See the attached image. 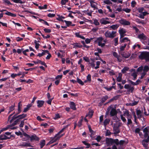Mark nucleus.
<instances>
[{"mask_svg": "<svg viewBox=\"0 0 149 149\" xmlns=\"http://www.w3.org/2000/svg\"><path fill=\"white\" fill-rule=\"evenodd\" d=\"M149 57V52H141L139 56V59L143 60L145 59L146 61H148Z\"/></svg>", "mask_w": 149, "mask_h": 149, "instance_id": "f257e3e1", "label": "nucleus"}, {"mask_svg": "<svg viewBox=\"0 0 149 149\" xmlns=\"http://www.w3.org/2000/svg\"><path fill=\"white\" fill-rule=\"evenodd\" d=\"M116 32L112 31L111 33L110 31H107L105 33L104 35L107 38H113L116 36Z\"/></svg>", "mask_w": 149, "mask_h": 149, "instance_id": "f03ea898", "label": "nucleus"}, {"mask_svg": "<svg viewBox=\"0 0 149 149\" xmlns=\"http://www.w3.org/2000/svg\"><path fill=\"white\" fill-rule=\"evenodd\" d=\"M111 109L110 112V116H113L116 115L118 112L116 109V108H113L112 105H111L107 109L108 111H109Z\"/></svg>", "mask_w": 149, "mask_h": 149, "instance_id": "7ed1b4c3", "label": "nucleus"}, {"mask_svg": "<svg viewBox=\"0 0 149 149\" xmlns=\"http://www.w3.org/2000/svg\"><path fill=\"white\" fill-rule=\"evenodd\" d=\"M120 125H114L113 127V130L114 132V134H119L120 132V130L119 129Z\"/></svg>", "mask_w": 149, "mask_h": 149, "instance_id": "20e7f679", "label": "nucleus"}, {"mask_svg": "<svg viewBox=\"0 0 149 149\" xmlns=\"http://www.w3.org/2000/svg\"><path fill=\"white\" fill-rule=\"evenodd\" d=\"M113 139L111 138H106V143L107 146H111L113 144Z\"/></svg>", "mask_w": 149, "mask_h": 149, "instance_id": "39448f33", "label": "nucleus"}, {"mask_svg": "<svg viewBox=\"0 0 149 149\" xmlns=\"http://www.w3.org/2000/svg\"><path fill=\"white\" fill-rule=\"evenodd\" d=\"M22 104L21 101H20L18 103L17 105V111L16 112L17 114H19L22 111Z\"/></svg>", "mask_w": 149, "mask_h": 149, "instance_id": "423d86ee", "label": "nucleus"}, {"mask_svg": "<svg viewBox=\"0 0 149 149\" xmlns=\"http://www.w3.org/2000/svg\"><path fill=\"white\" fill-rule=\"evenodd\" d=\"M119 22L120 24L123 25H129L130 24V23L129 21L123 19H121L119 20Z\"/></svg>", "mask_w": 149, "mask_h": 149, "instance_id": "0eeeda50", "label": "nucleus"}, {"mask_svg": "<svg viewBox=\"0 0 149 149\" xmlns=\"http://www.w3.org/2000/svg\"><path fill=\"white\" fill-rule=\"evenodd\" d=\"M65 134H62L60 135V136H56V135L54 136V137H52V139L54 141V143L56 142L59 139L62 137V136H64Z\"/></svg>", "mask_w": 149, "mask_h": 149, "instance_id": "6e6552de", "label": "nucleus"}, {"mask_svg": "<svg viewBox=\"0 0 149 149\" xmlns=\"http://www.w3.org/2000/svg\"><path fill=\"white\" fill-rule=\"evenodd\" d=\"M108 98V96L107 95L103 96L101 98L100 102L99 103L100 105H102V104Z\"/></svg>", "mask_w": 149, "mask_h": 149, "instance_id": "1a4fd4ad", "label": "nucleus"}, {"mask_svg": "<svg viewBox=\"0 0 149 149\" xmlns=\"http://www.w3.org/2000/svg\"><path fill=\"white\" fill-rule=\"evenodd\" d=\"M5 12L1 13H3V14H5L9 16H10L13 17H15L16 16L15 14L13 13L10 12H8L6 10V11H5Z\"/></svg>", "mask_w": 149, "mask_h": 149, "instance_id": "9d476101", "label": "nucleus"}, {"mask_svg": "<svg viewBox=\"0 0 149 149\" xmlns=\"http://www.w3.org/2000/svg\"><path fill=\"white\" fill-rule=\"evenodd\" d=\"M30 141H32L33 140L38 141L39 140V138L37 137L36 134H34L31 136H30Z\"/></svg>", "mask_w": 149, "mask_h": 149, "instance_id": "9b49d317", "label": "nucleus"}, {"mask_svg": "<svg viewBox=\"0 0 149 149\" xmlns=\"http://www.w3.org/2000/svg\"><path fill=\"white\" fill-rule=\"evenodd\" d=\"M37 102L38 104L37 107L38 108H40L45 103V102L43 100H38L37 101Z\"/></svg>", "mask_w": 149, "mask_h": 149, "instance_id": "f8f14e48", "label": "nucleus"}, {"mask_svg": "<svg viewBox=\"0 0 149 149\" xmlns=\"http://www.w3.org/2000/svg\"><path fill=\"white\" fill-rule=\"evenodd\" d=\"M72 45L73 46V48H81L82 46L81 45L80 43L75 42L73 43Z\"/></svg>", "mask_w": 149, "mask_h": 149, "instance_id": "ddd939ff", "label": "nucleus"}, {"mask_svg": "<svg viewBox=\"0 0 149 149\" xmlns=\"http://www.w3.org/2000/svg\"><path fill=\"white\" fill-rule=\"evenodd\" d=\"M138 38L141 39L145 40H146L147 38L143 33L141 34L138 36Z\"/></svg>", "mask_w": 149, "mask_h": 149, "instance_id": "4468645a", "label": "nucleus"}, {"mask_svg": "<svg viewBox=\"0 0 149 149\" xmlns=\"http://www.w3.org/2000/svg\"><path fill=\"white\" fill-rule=\"evenodd\" d=\"M70 108L73 110H75L76 109L75 104L73 102H70Z\"/></svg>", "mask_w": 149, "mask_h": 149, "instance_id": "2eb2a0df", "label": "nucleus"}, {"mask_svg": "<svg viewBox=\"0 0 149 149\" xmlns=\"http://www.w3.org/2000/svg\"><path fill=\"white\" fill-rule=\"evenodd\" d=\"M100 22L102 24H106L110 23L109 21H106L105 20V19L103 18L100 19Z\"/></svg>", "mask_w": 149, "mask_h": 149, "instance_id": "dca6fc26", "label": "nucleus"}, {"mask_svg": "<svg viewBox=\"0 0 149 149\" xmlns=\"http://www.w3.org/2000/svg\"><path fill=\"white\" fill-rule=\"evenodd\" d=\"M27 115L26 114L23 113L22 114L19 115L17 116L18 118L20 120L27 117Z\"/></svg>", "mask_w": 149, "mask_h": 149, "instance_id": "f3484780", "label": "nucleus"}, {"mask_svg": "<svg viewBox=\"0 0 149 149\" xmlns=\"http://www.w3.org/2000/svg\"><path fill=\"white\" fill-rule=\"evenodd\" d=\"M88 128L89 129V130L90 133H91V134L90 135V136L91 137H92V135H94L95 134V133H94V131L91 128V126L89 125L88 126Z\"/></svg>", "mask_w": 149, "mask_h": 149, "instance_id": "a211bd4d", "label": "nucleus"}, {"mask_svg": "<svg viewBox=\"0 0 149 149\" xmlns=\"http://www.w3.org/2000/svg\"><path fill=\"white\" fill-rule=\"evenodd\" d=\"M9 111L8 112V114L10 113L11 112L13 111L15 109V105H12L9 107Z\"/></svg>", "mask_w": 149, "mask_h": 149, "instance_id": "6ab92c4d", "label": "nucleus"}, {"mask_svg": "<svg viewBox=\"0 0 149 149\" xmlns=\"http://www.w3.org/2000/svg\"><path fill=\"white\" fill-rule=\"evenodd\" d=\"M103 40V38L101 37L97 38V40L95 41L96 42L98 43V44L102 42Z\"/></svg>", "mask_w": 149, "mask_h": 149, "instance_id": "aec40b11", "label": "nucleus"}, {"mask_svg": "<svg viewBox=\"0 0 149 149\" xmlns=\"http://www.w3.org/2000/svg\"><path fill=\"white\" fill-rule=\"evenodd\" d=\"M119 25L118 24H116L112 25L110 26V28L112 29L113 30H115L117 29Z\"/></svg>", "mask_w": 149, "mask_h": 149, "instance_id": "412c9836", "label": "nucleus"}, {"mask_svg": "<svg viewBox=\"0 0 149 149\" xmlns=\"http://www.w3.org/2000/svg\"><path fill=\"white\" fill-rule=\"evenodd\" d=\"M149 70V67L147 65H145L143 67V72L145 73H146Z\"/></svg>", "mask_w": 149, "mask_h": 149, "instance_id": "4be33fe9", "label": "nucleus"}, {"mask_svg": "<svg viewBox=\"0 0 149 149\" xmlns=\"http://www.w3.org/2000/svg\"><path fill=\"white\" fill-rule=\"evenodd\" d=\"M18 114H17L16 113L12 117V119L10 120V123H12L14 120L18 118L17 117V115Z\"/></svg>", "mask_w": 149, "mask_h": 149, "instance_id": "5701e85b", "label": "nucleus"}, {"mask_svg": "<svg viewBox=\"0 0 149 149\" xmlns=\"http://www.w3.org/2000/svg\"><path fill=\"white\" fill-rule=\"evenodd\" d=\"M129 41H130V40L127 37L123 38L120 40V42L121 43L127 42Z\"/></svg>", "mask_w": 149, "mask_h": 149, "instance_id": "b1692460", "label": "nucleus"}, {"mask_svg": "<svg viewBox=\"0 0 149 149\" xmlns=\"http://www.w3.org/2000/svg\"><path fill=\"white\" fill-rule=\"evenodd\" d=\"M135 21L138 23L139 24H145L143 20H141L138 18L136 19Z\"/></svg>", "mask_w": 149, "mask_h": 149, "instance_id": "393cba45", "label": "nucleus"}, {"mask_svg": "<svg viewBox=\"0 0 149 149\" xmlns=\"http://www.w3.org/2000/svg\"><path fill=\"white\" fill-rule=\"evenodd\" d=\"M110 121V120L109 119L107 118L105 119L103 123V125L105 127L109 123Z\"/></svg>", "mask_w": 149, "mask_h": 149, "instance_id": "a878e982", "label": "nucleus"}, {"mask_svg": "<svg viewBox=\"0 0 149 149\" xmlns=\"http://www.w3.org/2000/svg\"><path fill=\"white\" fill-rule=\"evenodd\" d=\"M39 21L43 23V24L46 25L48 26H49V24L46 21L44 20V19H39Z\"/></svg>", "mask_w": 149, "mask_h": 149, "instance_id": "bb28decb", "label": "nucleus"}, {"mask_svg": "<svg viewBox=\"0 0 149 149\" xmlns=\"http://www.w3.org/2000/svg\"><path fill=\"white\" fill-rule=\"evenodd\" d=\"M22 146L24 147H33V146L31 145L30 143L26 142L23 143Z\"/></svg>", "mask_w": 149, "mask_h": 149, "instance_id": "cd10ccee", "label": "nucleus"}, {"mask_svg": "<svg viewBox=\"0 0 149 149\" xmlns=\"http://www.w3.org/2000/svg\"><path fill=\"white\" fill-rule=\"evenodd\" d=\"M138 116V118L140 120H141L142 122H143V121H145L146 119L143 117V116H142L141 114H140L139 115H137Z\"/></svg>", "mask_w": 149, "mask_h": 149, "instance_id": "c85d7f7f", "label": "nucleus"}, {"mask_svg": "<svg viewBox=\"0 0 149 149\" xmlns=\"http://www.w3.org/2000/svg\"><path fill=\"white\" fill-rule=\"evenodd\" d=\"M128 90L127 91V92L128 93V94H129L130 93H132L134 89V87L133 86L131 87V86L128 89Z\"/></svg>", "mask_w": 149, "mask_h": 149, "instance_id": "c756f323", "label": "nucleus"}, {"mask_svg": "<svg viewBox=\"0 0 149 149\" xmlns=\"http://www.w3.org/2000/svg\"><path fill=\"white\" fill-rule=\"evenodd\" d=\"M45 140H44L41 141L40 143V148H42L45 145Z\"/></svg>", "mask_w": 149, "mask_h": 149, "instance_id": "7c9ffc66", "label": "nucleus"}, {"mask_svg": "<svg viewBox=\"0 0 149 149\" xmlns=\"http://www.w3.org/2000/svg\"><path fill=\"white\" fill-rule=\"evenodd\" d=\"M129 69V68L127 67H124L123 69L121 70V72L123 73H125L126 72L128 71Z\"/></svg>", "mask_w": 149, "mask_h": 149, "instance_id": "2f4dec72", "label": "nucleus"}, {"mask_svg": "<svg viewBox=\"0 0 149 149\" xmlns=\"http://www.w3.org/2000/svg\"><path fill=\"white\" fill-rule=\"evenodd\" d=\"M113 144L115 143L117 146L119 145V141L118 139H113Z\"/></svg>", "mask_w": 149, "mask_h": 149, "instance_id": "473e14b6", "label": "nucleus"}, {"mask_svg": "<svg viewBox=\"0 0 149 149\" xmlns=\"http://www.w3.org/2000/svg\"><path fill=\"white\" fill-rule=\"evenodd\" d=\"M118 31L120 34H125L126 32V30L123 28L119 30Z\"/></svg>", "mask_w": 149, "mask_h": 149, "instance_id": "72a5a7b5", "label": "nucleus"}, {"mask_svg": "<svg viewBox=\"0 0 149 149\" xmlns=\"http://www.w3.org/2000/svg\"><path fill=\"white\" fill-rule=\"evenodd\" d=\"M20 120L19 119H17L12 124V126H14L17 124L20 121Z\"/></svg>", "mask_w": 149, "mask_h": 149, "instance_id": "f704fd0d", "label": "nucleus"}, {"mask_svg": "<svg viewBox=\"0 0 149 149\" xmlns=\"http://www.w3.org/2000/svg\"><path fill=\"white\" fill-rule=\"evenodd\" d=\"M35 64H37L38 63H40L41 65H42L44 62L40 60L37 59V61H33Z\"/></svg>", "mask_w": 149, "mask_h": 149, "instance_id": "c9c22d12", "label": "nucleus"}, {"mask_svg": "<svg viewBox=\"0 0 149 149\" xmlns=\"http://www.w3.org/2000/svg\"><path fill=\"white\" fill-rule=\"evenodd\" d=\"M11 1L16 3H19L22 4L24 3V2L22 1L21 0H11Z\"/></svg>", "mask_w": 149, "mask_h": 149, "instance_id": "e433bc0d", "label": "nucleus"}, {"mask_svg": "<svg viewBox=\"0 0 149 149\" xmlns=\"http://www.w3.org/2000/svg\"><path fill=\"white\" fill-rule=\"evenodd\" d=\"M3 2H4L5 4H5L6 6L7 5H12V4L11 3H10L9 1L8 0H3Z\"/></svg>", "mask_w": 149, "mask_h": 149, "instance_id": "4c0bfd02", "label": "nucleus"}, {"mask_svg": "<svg viewBox=\"0 0 149 149\" xmlns=\"http://www.w3.org/2000/svg\"><path fill=\"white\" fill-rule=\"evenodd\" d=\"M113 55L114 57L117 59L118 60H119V56L118 55L117 52H113Z\"/></svg>", "mask_w": 149, "mask_h": 149, "instance_id": "58836bf2", "label": "nucleus"}, {"mask_svg": "<svg viewBox=\"0 0 149 149\" xmlns=\"http://www.w3.org/2000/svg\"><path fill=\"white\" fill-rule=\"evenodd\" d=\"M127 45V44L126 43H125L124 44V45L123 46H121L120 48V51H124L125 50V49Z\"/></svg>", "mask_w": 149, "mask_h": 149, "instance_id": "ea45409f", "label": "nucleus"}, {"mask_svg": "<svg viewBox=\"0 0 149 149\" xmlns=\"http://www.w3.org/2000/svg\"><path fill=\"white\" fill-rule=\"evenodd\" d=\"M77 82L79 84L81 85H83L84 84V83L81 80L78 78L77 79Z\"/></svg>", "mask_w": 149, "mask_h": 149, "instance_id": "a19ab883", "label": "nucleus"}, {"mask_svg": "<svg viewBox=\"0 0 149 149\" xmlns=\"http://www.w3.org/2000/svg\"><path fill=\"white\" fill-rule=\"evenodd\" d=\"M64 22L65 23L67 26H71L72 24V22L70 21H67L65 20H64Z\"/></svg>", "mask_w": 149, "mask_h": 149, "instance_id": "79ce46f5", "label": "nucleus"}, {"mask_svg": "<svg viewBox=\"0 0 149 149\" xmlns=\"http://www.w3.org/2000/svg\"><path fill=\"white\" fill-rule=\"evenodd\" d=\"M143 66H141L139 67L137 69V72H141L143 70Z\"/></svg>", "mask_w": 149, "mask_h": 149, "instance_id": "37998d69", "label": "nucleus"}, {"mask_svg": "<svg viewBox=\"0 0 149 149\" xmlns=\"http://www.w3.org/2000/svg\"><path fill=\"white\" fill-rule=\"evenodd\" d=\"M104 3L107 4H111L112 3L109 0H105L104 1Z\"/></svg>", "mask_w": 149, "mask_h": 149, "instance_id": "c03bdc74", "label": "nucleus"}, {"mask_svg": "<svg viewBox=\"0 0 149 149\" xmlns=\"http://www.w3.org/2000/svg\"><path fill=\"white\" fill-rule=\"evenodd\" d=\"M149 126H147L144 129L143 131V133L149 132Z\"/></svg>", "mask_w": 149, "mask_h": 149, "instance_id": "a18cd8bd", "label": "nucleus"}, {"mask_svg": "<svg viewBox=\"0 0 149 149\" xmlns=\"http://www.w3.org/2000/svg\"><path fill=\"white\" fill-rule=\"evenodd\" d=\"M43 30L46 33H49L51 32V30L50 29L47 28H45Z\"/></svg>", "mask_w": 149, "mask_h": 149, "instance_id": "49530a36", "label": "nucleus"}, {"mask_svg": "<svg viewBox=\"0 0 149 149\" xmlns=\"http://www.w3.org/2000/svg\"><path fill=\"white\" fill-rule=\"evenodd\" d=\"M146 142L144 141H143V140L142 141V144L143 145V146L146 149H148V144L147 143H146Z\"/></svg>", "mask_w": 149, "mask_h": 149, "instance_id": "de8ad7c7", "label": "nucleus"}, {"mask_svg": "<svg viewBox=\"0 0 149 149\" xmlns=\"http://www.w3.org/2000/svg\"><path fill=\"white\" fill-rule=\"evenodd\" d=\"M94 21V24L96 26H98L100 25V23L96 19H93Z\"/></svg>", "mask_w": 149, "mask_h": 149, "instance_id": "09e8293b", "label": "nucleus"}, {"mask_svg": "<svg viewBox=\"0 0 149 149\" xmlns=\"http://www.w3.org/2000/svg\"><path fill=\"white\" fill-rule=\"evenodd\" d=\"M131 75L134 77L133 80H135L137 76V74L136 73V72H134Z\"/></svg>", "mask_w": 149, "mask_h": 149, "instance_id": "8fccbe9b", "label": "nucleus"}, {"mask_svg": "<svg viewBox=\"0 0 149 149\" xmlns=\"http://www.w3.org/2000/svg\"><path fill=\"white\" fill-rule=\"evenodd\" d=\"M123 11H125L126 13H130L131 11V10L130 9L126 8L125 9H123Z\"/></svg>", "mask_w": 149, "mask_h": 149, "instance_id": "3c124183", "label": "nucleus"}, {"mask_svg": "<svg viewBox=\"0 0 149 149\" xmlns=\"http://www.w3.org/2000/svg\"><path fill=\"white\" fill-rule=\"evenodd\" d=\"M111 133L110 131L109 130H107L105 133V136H107L111 135Z\"/></svg>", "mask_w": 149, "mask_h": 149, "instance_id": "603ef678", "label": "nucleus"}, {"mask_svg": "<svg viewBox=\"0 0 149 149\" xmlns=\"http://www.w3.org/2000/svg\"><path fill=\"white\" fill-rule=\"evenodd\" d=\"M122 80V75H120V74H119L117 78V81L120 82Z\"/></svg>", "mask_w": 149, "mask_h": 149, "instance_id": "864d4df0", "label": "nucleus"}, {"mask_svg": "<svg viewBox=\"0 0 149 149\" xmlns=\"http://www.w3.org/2000/svg\"><path fill=\"white\" fill-rule=\"evenodd\" d=\"M129 82L133 86L137 85L139 84V83H136L130 80H129Z\"/></svg>", "mask_w": 149, "mask_h": 149, "instance_id": "5fc2aeb1", "label": "nucleus"}, {"mask_svg": "<svg viewBox=\"0 0 149 149\" xmlns=\"http://www.w3.org/2000/svg\"><path fill=\"white\" fill-rule=\"evenodd\" d=\"M138 10L139 13H142L143 12V11L145 10L144 9L143 7H140L138 8Z\"/></svg>", "mask_w": 149, "mask_h": 149, "instance_id": "6e6d98bb", "label": "nucleus"}, {"mask_svg": "<svg viewBox=\"0 0 149 149\" xmlns=\"http://www.w3.org/2000/svg\"><path fill=\"white\" fill-rule=\"evenodd\" d=\"M47 4H45L42 6H39L38 8L40 9H45L47 8Z\"/></svg>", "mask_w": 149, "mask_h": 149, "instance_id": "4d7b16f0", "label": "nucleus"}, {"mask_svg": "<svg viewBox=\"0 0 149 149\" xmlns=\"http://www.w3.org/2000/svg\"><path fill=\"white\" fill-rule=\"evenodd\" d=\"M68 0H61V3L62 5H65L66 3L68 2Z\"/></svg>", "mask_w": 149, "mask_h": 149, "instance_id": "13d9d810", "label": "nucleus"}, {"mask_svg": "<svg viewBox=\"0 0 149 149\" xmlns=\"http://www.w3.org/2000/svg\"><path fill=\"white\" fill-rule=\"evenodd\" d=\"M121 55L123 57H124L126 58H128L130 56V54H129L125 55L124 54V53L123 52L121 54Z\"/></svg>", "mask_w": 149, "mask_h": 149, "instance_id": "bf43d9fd", "label": "nucleus"}, {"mask_svg": "<svg viewBox=\"0 0 149 149\" xmlns=\"http://www.w3.org/2000/svg\"><path fill=\"white\" fill-rule=\"evenodd\" d=\"M120 116L121 119L123 121V122L124 123H125L126 122V120L125 118L123 117V115H121Z\"/></svg>", "mask_w": 149, "mask_h": 149, "instance_id": "052dcab7", "label": "nucleus"}, {"mask_svg": "<svg viewBox=\"0 0 149 149\" xmlns=\"http://www.w3.org/2000/svg\"><path fill=\"white\" fill-rule=\"evenodd\" d=\"M86 79L88 80V81H91V75L90 74L88 75Z\"/></svg>", "mask_w": 149, "mask_h": 149, "instance_id": "680f3d73", "label": "nucleus"}, {"mask_svg": "<svg viewBox=\"0 0 149 149\" xmlns=\"http://www.w3.org/2000/svg\"><path fill=\"white\" fill-rule=\"evenodd\" d=\"M136 3L135 1H132L131 3V6L132 7H134L136 5Z\"/></svg>", "mask_w": 149, "mask_h": 149, "instance_id": "e2e57ef3", "label": "nucleus"}, {"mask_svg": "<svg viewBox=\"0 0 149 149\" xmlns=\"http://www.w3.org/2000/svg\"><path fill=\"white\" fill-rule=\"evenodd\" d=\"M64 130L65 129L64 128H62L57 134H56V136H60V134L63 132Z\"/></svg>", "mask_w": 149, "mask_h": 149, "instance_id": "0e129e2a", "label": "nucleus"}, {"mask_svg": "<svg viewBox=\"0 0 149 149\" xmlns=\"http://www.w3.org/2000/svg\"><path fill=\"white\" fill-rule=\"evenodd\" d=\"M102 139V137L100 136H98L95 139L98 142H100Z\"/></svg>", "mask_w": 149, "mask_h": 149, "instance_id": "69168bd1", "label": "nucleus"}, {"mask_svg": "<svg viewBox=\"0 0 149 149\" xmlns=\"http://www.w3.org/2000/svg\"><path fill=\"white\" fill-rule=\"evenodd\" d=\"M55 16V14H51L50 13H49L47 15V16L48 17L51 18L54 17Z\"/></svg>", "mask_w": 149, "mask_h": 149, "instance_id": "338daca9", "label": "nucleus"}, {"mask_svg": "<svg viewBox=\"0 0 149 149\" xmlns=\"http://www.w3.org/2000/svg\"><path fill=\"white\" fill-rule=\"evenodd\" d=\"M120 96V95H116V96H115L114 97H113V100H118L119 97Z\"/></svg>", "mask_w": 149, "mask_h": 149, "instance_id": "774afa93", "label": "nucleus"}]
</instances>
